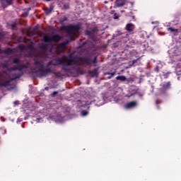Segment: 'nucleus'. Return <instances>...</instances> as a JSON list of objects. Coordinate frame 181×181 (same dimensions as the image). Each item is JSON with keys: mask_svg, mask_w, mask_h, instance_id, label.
Segmentation results:
<instances>
[{"mask_svg": "<svg viewBox=\"0 0 181 181\" xmlns=\"http://www.w3.org/2000/svg\"><path fill=\"white\" fill-rule=\"evenodd\" d=\"M82 59L78 58V56L74 55V54H70L69 57L64 56L62 58H58L51 60L47 65L49 67L52 65L53 66H62V70L64 73L74 76L77 71L75 67L72 66H76L78 64V62Z\"/></svg>", "mask_w": 181, "mask_h": 181, "instance_id": "f257e3e1", "label": "nucleus"}, {"mask_svg": "<svg viewBox=\"0 0 181 181\" xmlns=\"http://www.w3.org/2000/svg\"><path fill=\"white\" fill-rule=\"evenodd\" d=\"M13 64H15L16 65L13 66L11 70V71H19V74H16L13 75V78L9 80V81H4L2 83H1V80L4 78V75L0 72V87H4V88H7L8 86H10V83L12 81H14L16 79L20 78L21 76H23V69H25L28 68V66L25 64H21V60L18 58H15L13 60Z\"/></svg>", "mask_w": 181, "mask_h": 181, "instance_id": "f03ea898", "label": "nucleus"}, {"mask_svg": "<svg viewBox=\"0 0 181 181\" xmlns=\"http://www.w3.org/2000/svg\"><path fill=\"white\" fill-rule=\"evenodd\" d=\"M35 65L39 68V69L36 71L40 77H46L49 74H53L55 76H58L56 72L52 71L50 68H45L44 63L40 61H35Z\"/></svg>", "mask_w": 181, "mask_h": 181, "instance_id": "7ed1b4c3", "label": "nucleus"}, {"mask_svg": "<svg viewBox=\"0 0 181 181\" xmlns=\"http://www.w3.org/2000/svg\"><path fill=\"white\" fill-rule=\"evenodd\" d=\"M80 25H69L67 27L66 33L69 37H70V41L74 40V35L80 30Z\"/></svg>", "mask_w": 181, "mask_h": 181, "instance_id": "20e7f679", "label": "nucleus"}, {"mask_svg": "<svg viewBox=\"0 0 181 181\" xmlns=\"http://www.w3.org/2000/svg\"><path fill=\"white\" fill-rule=\"evenodd\" d=\"M62 39V37L59 34H55L54 35H47L46 34L43 36V42L45 43H49L54 42L57 43Z\"/></svg>", "mask_w": 181, "mask_h": 181, "instance_id": "39448f33", "label": "nucleus"}, {"mask_svg": "<svg viewBox=\"0 0 181 181\" xmlns=\"http://www.w3.org/2000/svg\"><path fill=\"white\" fill-rule=\"evenodd\" d=\"M82 59L78 63V64H75V66H81L86 64L88 66L91 65L92 64H97L98 57H95V59L92 61L89 57H79Z\"/></svg>", "mask_w": 181, "mask_h": 181, "instance_id": "423d86ee", "label": "nucleus"}, {"mask_svg": "<svg viewBox=\"0 0 181 181\" xmlns=\"http://www.w3.org/2000/svg\"><path fill=\"white\" fill-rule=\"evenodd\" d=\"M170 82H167L163 85V88L160 89V92L161 94L166 93L167 90L170 89Z\"/></svg>", "mask_w": 181, "mask_h": 181, "instance_id": "0eeeda50", "label": "nucleus"}, {"mask_svg": "<svg viewBox=\"0 0 181 181\" xmlns=\"http://www.w3.org/2000/svg\"><path fill=\"white\" fill-rule=\"evenodd\" d=\"M125 29L129 32V33H132L134 31L135 29V25L132 24V23H129V24H127Z\"/></svg>", "mask_w": 181, "mask_h": 181, "instance_id": "6e6552de", "label": "nucleus"}, {"mask_svg": "<svg viewBox=\"0 0 181 181\" xmlns=\"http://www.w3.org/2000/svg\"><path fill=\"white\" fill-rule=\"evenodd\" d=\"M137 106V103L136 101H132L127 103L125 106V108L127 110L134 108Z\"/></svg>", "mask_w": 181, "mask_h": 181, "instance_id": "1a4fd4ad", "label": "nucleus"}, {"mask_svg": "<svg viewBox=\"0 0 181 181\" xmlns=\"http://www.w3.org/2000/svg\"><path fill=\"white\" fill-rule=\"evenodd\" d=\"M2 7L4 8H7L8 6H10L12 4V0H2L1 1Z\"/></svg>", "mask_w": 181, "mask_h": 181, "instance_id": "9d476101", "label": "nucleus"}, {"mask_svg": "<svg viewBox=\"0 0 181 181\" xmlns=\"http://www.w3.org/2000/svg\"><path fill=\"white\" fill-rule=\"evenodd\" d=\"M98 32V28L97 27H94V28H91L89 31H87L86 34L88 35H95Z\"/></svg>", "mask_w": 181, "mask_h": 181, "instance_id": "9b49d317", "label": "nucleus"}, {"mask_svg": "<svg viewBox=\"0 0 181 181\" xmlns=\"http://www.w3.org/2000/svg\"><path fill=\"white\" fill-rule=\"evenodd\" d=\"M117 7L124 6L126 4V0H117Z\"/></svg>", "mask_w": 181, "mask_h": 181, "instance_id": "f8f14e48", "label": "nucleus"}, {"mask_svg": "<svg viewBox=\"0 0 181 181\" xmlns=\"http://www.w3.org/2000/svg\"><path fill=\"white\" fill-rule=\"evenodd\" d=\"M40 49L44 52H46L49 49V45L47 44H45V45H41L40 46Z\"/></svg>", "mask_w": 181, "mask_h": 181, "instance_id": "ddd939ff", "label": "nucleus"}, {"mask_svg": "<svg viewBox=\"0 0 181 181\" xmlns=\"http://www.w3.org/2000/svg\"><path fill=\"white\" fill-rule=\"evenodd\" d=\"M116 80L121 81H125L127 80V78L124 76H119L116 77Z\"/></svg>", "mask_w": 181, "mask_h": 181, "instance_id": "4468645a", "label": "nucleus"}, {"mask_svg": "<svg viewBox=\"0 0 181 181\" xmlns=\"http://www.w3.org/2000/svg\"><path fill=\"white\" fill-rule=\"evenodd\" d=\"M167 30L171 31V33L176 32L177 33H179L178 28H172V27H168V28H167Z\"/></svg>", "mask_w": 181, "mask_h": 181, "instance_id": "2eb2a0df", "label": "nucleus"}, {"mask_svg": "<svg viewBox=\"0 0 181 181\" xmlns=\"http://www.w3.org/2000/svg\"><path fill=\"white\" fill-rule=\"evenodd\" d=\"M70 42V41L69 40H67L66 42H62L60 45V47L61 48H66V45Z\"/></svg>", "mask_w": 181, "mask_h": 181, "instance_id": "dca6fc26", "label": "nucleus"}, {"mask_svg": "<svg viewBox=\"0 0 181 181\" xmlns=\"http://www.w3.org/2000/svg\"><path fill=\"white\" fill-rule=\"evenodd\" d=\"M53 11V7H50L49 8H45V13L46 15L50 14Z\"/></svg>", "mask_w": 181, "mask_h": 181, "instance_id": "f3484780", "label": "nucleus"}, {"mask_svg": "<svg viewBox=\"0 0 181 181\" xmlns=\"http://www.w3.org/2000/svg\"><path fill=\"white\" fill-rule=\"evenodd\" d=\"M123 34L121 31H116L115 34L113 35V37H117Z\"/></svg>", "mask_w": 181, "mask_h": 181, "instance_id": "a211bd4d", "label": "nucleus"}, {"mask_svg": "<svg viewBox=\"0 0 181 181\" xmlns=\"http://www.w3.org/2000/svg\"><path fill=\"white\" fill-rule=\"evenodd\" d=\"M31 33L33 35H39V33L38 31H37V30L35 28V30H33V31H31Z\"/></svg>", "mask_w": 181, "mask_h": 181, "instance_id": "6ab92c4d", "label": "nucleus"}, {"mask_svg": "<svg viewBox=\"0 0 181 181\" xmlns=\"http://www.w3.org/2000/svg\"><path fill=\"white\" fill-rule=\"evenodd\" d=\"M108 75H111L110 76L108 77L109 79L112 78L115 74L116 72H113V73H108Z\"/></svg>", "mask_w": 181, "mask_h": 181, "instance_id": "aec40b11", "label": "nucleus"}, {"mask_svg": "<svg viewBox=\"0 0 181 181\" xmlns=\"http://www.w3.org/2000/svg\"><path fill=\"white\" fill-rule=\"evenodd\" d=\"M81 115H82L83 116H86V115H88V112L86 111V110H83V111L81 112Z\"/></svg>", "mask_w": 181, "mask_h": 181, "instance_id": "412c9836", "label": "nucleus"}, {"mask_svg": "<svg viewBox=\"0 0 181 181\" xmlns=\"http://www.w3.org/2000/svg\"><path fill=\"white\" fill-rule=\"evenodd\" d=\"M67 21V17H66V16H64L62 18V23H64L65 21Z\"/></svg>", "mask_w": 181, "mask_h": 181, "instance_id": "4be33fe9", "label": "nucleus"}, {"mask_svg": "<svg viewBox=\"0 0 181 181\" xmlns=\"http://www.w3.org/2000/svg\"><path fill=\"white\" fill-rule=\"evenodd\" d=\"M57 94H58V92L54 91V92H53V93L52 94V97H55Z\"/></svg>", "mask_w": 181, "mask_h": 181, "instance_id": "5701e85b", "label": "nucleus"}, {"mask_svg": "<svg viewBox=\"0 0 181 181\" xmlns=\"http://www.w3.org/2000/svg\"><path fill=\"white\" fill-rule=\"evenodd\" d=\"M12 50L11 49H7L6 51L5 52L6 53H11Z\"/></svg>", "mask_w": 181, "mask_h": 181, "instance_id": "b1692460", "label": "nucleus"}, {"mask_svg": "<svg viewBox=\"0 0 181 181\" xmlns=\"http://www.w3.org/2000/svg\"><path fill=\"white\" fill-rule=\"evenodd\" d=\"M159 67L158 66H156V68L155 69V71L156 72H159Z\"/></svg>", "mask_w": 181, "mask_h": 181, "instance_id": "393cba45", "label": "nucleus"}, {"mask_svg": "<svg viewBox=\"0 0 181 181\" xmlns=\"http://www.w3.org/2000/svg\"><path fill=\"white\" fill-rule=\"evenodd\" d=\"M96 73H97V71H96V70H95V71H91V73H90V74H94V75H95Z\"/></svg>", "mask_w": 181, "mask_h": 181, "instance_id": "a878e982", "label": "nucleus"}, {"mask_svg": "<svg viewBox=\"0 0 181 181\" xmlns=\"http://www.w3.org/2000/svg\"><path fill=\"white\" fill-rule=\"evenodd\" d=\"M178 33H181V25H180L178 28Z\"/></svg>", "mask_w": 181, "mask_h": 181, "instance_id": "bb28decb", "label": "nucleus"}, {"mask_svg": "<svg viewBox=\"0 0 181 181\" xmlns=\"http://www.w3.org/2000/svg\"><path fill=\"white\" fill-rule=\"evenodd\" d=\"M12 28H13V29H15V28H16V24H12Z\"/></svg>", "mask_w": 181, "mask_h": 181, "instance_id": "cd10ccee", "label": "nucleus"}, {"mask_svg": "<svg viewBox=\"0 0 181 181\" xmlns=\"http://www.w3.org/2000/svg\"><path fill=\"white\" fill-rule=\"evenodd\" d=\"M137 61H138V59L134 60L132 64H133V65L135 64L137 62Z\"/></svg>", "mask_w": 181, "mask_h": 181, "instance_id": "c85d7f7f", "label": "nucleus"}, {"mask_svg": "<svg viewBox=\"0 0 181 181\" xmlns=\"http://www.w3.org/2000/svg\"><path fill=\"white\" fill-rule=\"evenodd\" d=\"M160 103H161V101H160V100H156V104H157V105L160 104Z\"/></svg>", "mask_w": 181, "mask_h": 181, "instance_id": "c756f323", "label": "nucleus"}, {"mask_svg": "<svg viewBox=\"0 0 181 181\" xmlns=\"http://www.w3.org/2000/svg\"><path fill=\"white\" fill-rule=\"evenodd\" d=\"M118 18H119V17L117 16H115V19H118Z\"/></svg>", "mask_w": 181, "mask_h": 181, "instance_id": "7c9ffc66", "label": "nucleus"}, {"mask_svg": "<svg viewBox=\"0 0 181 181\" xmlns=\"http://www.w3.org/2000/svg\"><path fill=\"white\" fill-rule=\"evenodd\" d=\"M0 54H2V50L1 49V47H0Z\"/></svg>", "mask_w": 181, "mask_h": 181, "instance_id": "2f4dec72", "label": "nucleus"}, {"mask_svg": "<svg viewBox=\"0 0 181 181\" xmlns=\"http://www.w3.org/2000/svg\"><path fill=\"white\" fill-rule=\"evenodd\" d=\"M45 90H49V88H48V87H46V88H45Z\"/></svg>", "mask_w": 181, "mask_h": 181, "instance_id": "473e14b6", "label": "nucleus"}]
</instances>
